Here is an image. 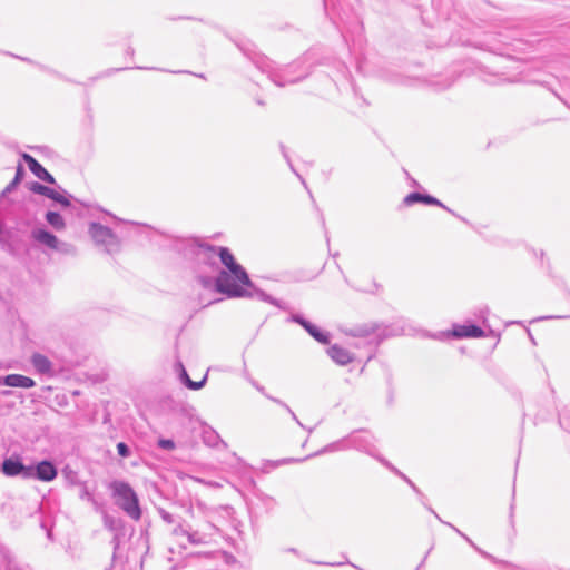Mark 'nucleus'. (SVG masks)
Masks as SVG:
<instances>
[{"mask_svg": "<svg viewBox=\"0 0 570 570\" xmlns=\"http://www.w3.org/2000/svg\"><path fill=\"white\" fill-rule=\"evenodd\" d=\"M219 257L228 272H223L217 277V289L230 296L242 295V286L247 283L246 272L236 264L233 254L227 248L219 249Z\"/></svg>", "mask_w": 570, "mask_h": 570, "instance_id": "1", "label": "nucleus"}, {"mask_svg": "<svg viewBox=\"0 0 570 570\" xmlns=\"http://www.w3.org/2000/svg\"><path fill=\"white\" fill-rule=\"evenodd\" d=\"M111 489L119 507L134 520H139L141 509L135 491L125 482H114Z\"/></svg>", "mask_w": 570, "mask_h": 570, "instance_id": "2", "label": "nucleus"}, {"mask_svg": "<svg viewBox=\"0 0 570 570\" xmlns=\"http://www.w3.org/2000/svg\"><path fill=\"white\" fill-rule=\"evenodd\" d=\"M456 338H479L484 336V331L474 324L455 325L451 331Z\"/></svg>", "mask_w": 570, "mask_h": 570, "instance_id": "3", "label": "nucleus"}, {"mask_svg": "<svg viewBox=\"0 0 570 570\" xmlns=\"http://www.w3.org/2000/svg\"><path fill=\"white\" fill-rule=\"evenodd\" d=\"M90 235L92 239L98 244H116V237L112 232L100 224H91Z\"/></svg>", "mask_w": 570, "mask_h": 570, "instance_id": "4", "label": "nucleus"}, {"mask_svg": "<svg viewBox=\"0 0 570 570\" xmlns=\"http://www.w3.org/2000/svg\"><path fill=\"white\" fill-rule=\"evenodd\" d=\"M23 160L27 163L30 171L41 180L49 184H55V178L50 175L32 156L29 154L22 155Z\"/></svg>", "mask_w": 570, "mask_h": 570, "instance_id": "5", "label": "nucleus"}, {"mask_svg": "<svg viewBox=\"0 0 570 570\" xmlns=\"http://www.w3.org/2000/svg\"><path fill=\"white\" fill-rule=\"evenodd\" d=\"M30 189L36 194L43 195L48 198L53 199L55 202L61 204L65 207H68L70 205V202L63 195L39 183H33Z\"/></svg>", "mask_w": 570, "mask_h": 570, "instance_id": "6", "label": "nucleus"}, {"mask_svg": "<svg viewBox=\"0 0 570 570\" xmlns=\"http://www.w3.org/2000/svg\"><path fill=\"white\" fill-rule=\"evenodd\" d=\"M328 354L331 358L340 365H347L353 361V354L348 350L338 345H333L328 350Z\"/></svg>", "mask_w": 570, "mask_h": 570, "instance_id": "7", "label": "nucleus"}, {"mask_svg": "<svg viewBox=\"0 0 570 570\" xmlns=\"http://www.w3.org/2000/svg\"><path fill=\"white\" fill-rule=\"evenodd\" d=\"M3 382L8 386L22 389H30L36 384L31 377L21 374H9L4 377Z\"/></svg>", "mask_w": 570, "mask_h": 570, "instance_id": "8", "label": "nucleus"}, {"mask_svg": "<svg viewBox=\"0 0 570 570\" xmlns=\"http://www.w3.org/2000/svg\"><path fill=\"white\" fill-rule=\"evenodd\" d=\"M36 475L41 481H52L57 476V470L49 461L40 462L36 468Z\"/></svg>", "mask_w": 570, "mask_h": 570, "instance_id": "9", "label": "nucleus"}, {"mask_svg": "<svg viewBox=\"0 0 570 570\" xmlns=\"http://www.w3.org/2000/svg\"><path fill=\"white\" fill-rule=\"evenodd\" d=\"M404 203L406 205H412L414 203H424V204H428V205H435V206H441L443 207L442 203L430 196V195H422L420 193H412V194H409L405 198H404Z\"/></svg>", "mask_w": 570, "mask_h": 570, "instance_id": "10", "label": "nucleus"}, {"mask_svg": "<svg viewBox=\"0 0 570 570\" xmlns=\"http://www.w3.org/2000/svg\"><path fill=\"white\" fill-rule=\"evenodd\" d=\"M31 363L35 368L41 374H50L51 373V362L49 358L42 354L35 353L31 357Z\"/></svg>", "mask_w": 570, "mask_h": 570, "instance_id": "11", "label": "nucleus"}, {"mask_svg": "<svg viewBox=\"0 0 570 570\" xmlns=\"http://www.w3.org/2000/svg\"><path fill=\"white\" fill-rule=\"evenodd\" d=\"M2 471L7 475H18L24 471L23 464L19 460L7 459L2 464Z\"/></svg>", "mask_w": 570, "mask_h": 570, "instance_id": "12", "label": "nucleus"}, {"mask_svg": "<svg viewBox=\"0 0 570 570\" xmlns=\"http://www.w3.org/2000/svg\"><path fill=\"white\" fill-rule=\"evenodd\" d=\"M33 236L38 242L45 244L50 248H58V239L53 234H50L46 230H37Z\"/></svg>", "mask_w": 570, "mask_h": 570, "instance_id": "13", "label": "nucleus"}, {"mask_svg": "<svg viewBox=\"0 0 570 570\" xmlns=\"http://www.w3.org/2000/svg\"><path fill=\"white\" fill-rule=\"evenodd\" d=\"M47 222L58 230L65 228V220L60 214L56 212H48L46 215Z\"/></svg>", "mask_w": 570, "mask_h": 570, "instance_id": "14", "label": "nucleus"}, {"mask_svg": "<svg viewBox=\"0 0 570 570\" xmlns=\"http://www.w3.org/2000/svg\"><path fill=\"white\" fill-rule=\"evenodd\" d=\"M304 326L308 331V333L318 342L327 343V337L324 334H322L315 326L309 324H304Z\"/></svg>", "mask_w": 570, "mask_h": 570, "instance_id": "15", "label": "nucleus"}, {"mask_svg": "<svg viewBox=\"0 0 570 570\" xmlns=\"http://www.w3.org/2000/svg\"><path fill=\"white\" fill-rule=\"evenodd\" d=\"M117 451H118V454L122 458H126L129 454L128 446L124 442H119L117 444Z\"/></svg>", "mask_w": 570, "mask_h": 570, "instance_id": "16", "label": "nucleus"}, {"mask_svg": "<svg viewBox=\"0 0 570 570\" xmlns=\"http://www.w3.org/2000/svg\"><path fill=\"white\" fill-rule=\"evenodd\" d=\"M158 444L160 448L166 449V450H173L175 448V443L171 440L161 439L158 441Z\"/></svg>", "mask_w": 570, "mask_h": 570, "instance_id": "17", "label": "nucleus"}, {"mask_svg": "<svg viewBox=\"0 0 570 570\" xmlns=\"http://www.w3.org/2000/svg\"><path fill=\"white\" fill-rule=\"evenodd\" d=\"M186 384L188 385L189 389L191 390H198L203 386L204 384V381H200V382H194L191 381L189 377L186 379Z\"/></svg>", "mask_w": 570, "mask_h": 570, "instance_id": "18", "label": "nucleus"}, {"mask_svg": "<svg viewBox=\"0 0 570 570\" xmlns=\"http://www.w3.org/2000/svg\"><path fill=\"white\" fill-rule=\"evenodd\" d=\"M22 174H23V168H22L21 165H19L18 168H17V175H16V178H14V183H18L20 180Z\"/></svg>", "mask_w": 570, "mask_h": 570, "instance_id": "19", "label": "nucleus"}, {"mask_svg": "<svg viewBox=\"0 0 570 570\" xmlns=\"http://www.w3.org/2000/svg\"><path fill=\"white\" fill-rule=\"evenodd\" d=\"M2 232V226L0 225V233Z\"/></svg>", "mask_w": 570, "mask_h": 570, "instance_id": "20", "label": "nucleus"}]
</instances>
